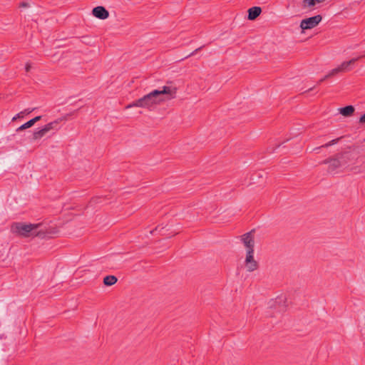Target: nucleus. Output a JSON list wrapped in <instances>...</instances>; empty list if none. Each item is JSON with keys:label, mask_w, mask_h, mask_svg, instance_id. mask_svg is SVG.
I'll list each match as a JSON object with an SVG mask.
<instances>
[{"label": "nucleus", "mask_w": 365, "mask_h": 365, "mask_svg": "<svg viewBox=\"0 0 365 365\" xmlns=\"http://www.w3.org/2000/svg\"><path fill=\"white\" fill-rule=\"evenodd\" d=\"M175 87L164 86L161 89H155L142 98L134 101L126 106V108L140 107L150 109L153 106L175 97Z\"/></svg>", "instance_id": "obj_1"}, {"label": "nucleus", "mask_w": 365, "mask_h": 365, "mask_svg": "<svg viewBox=\"0 0 365 365\" xmlns=\"http://www.w3.org/2000/svg\"><path fill=\"white\" fill-rule=\"evenodd\" d=\"M354 160V153L351 151H344L336 153L333 157L328 158L321 164H328L327 172L331 174H336L347 168Z\"/></svg>", "instance_id": "obj_2"}, {"label": "nucleus", "mask_w": 365, "mask_h": 365, "mask_svg": "<svg viewBox=\"0 0 365 365\" xmlns=\"http://www.w3.org/2000/svg\"><path fill=\"white\" fill-rule=\"evenodd\" d=\"M41 226V224H24L17 222L14 225L15 232L19 235L29 237L31 235L41 238H51L58 231L56 229L36 230Z\"/></svg>", "instance_id": "obj_3"}, {"label": "nucleus", "mask_w": 365, "mask_h": 365, "mask_svg": "<svg viewBox=\"0 0 365 365\" xmlns=\"http://www.w3.org/2000/svg\"><path fill=\"white\" fill-rule=\"evenodd\" d=\"M322 20V16L319 14L304 19L300 23V28L302 31L313 29L317 26Z\"/></svg>", "instance_id": "obj_4"}, {"label": "nucleus", "mask_w": 365, "mask_h": 365, "mask_svg": "<svg viewBox=\"0 0 365 365\" xmlns=\"http://www.w3.org/2000/svg\"><path fill=\"white\" fill-rule=\"evenodd\" d=\"M286 302L287 299L284 297H278L274 300L272 299L269 302V307L270 309H277L279 312H284L286 311L287 307Z\"/></svg>", "instance_id": "obj_5"}, {"label": "nucleus", "mask_w": 365, "mask_h": 365, "mask_svg": "<svg viewBox=\"0 0 365 365\" xmlns=\"http://www.w3.org/2000/svg\"><path fill=\"white\" fill-rule=\"evenodd\" d=\"M245 264L248 272H253L257 269L258 262L254 259V249L250 248V250H247Z\"/></svg>", "instance_id": "obj_6"}, {"label": "nucleus", "mask_w": 365, "mask_h": 365, "mask_svg": "<svg viewBox=\"0 0 365 365\" xmlns=\"http://www.w3.org/2000/svg\"><path fill=\"white\" fill-rule=\"evenodd\" d=\"M358 60L359 58H354L348 61H344L339 67L331 71V75L335 76L339 72L350 71V66L354 65Z\"/></svg>", "instance_id": "obj_7"}, {"label": "nucleus", "mask_w": 365, "mask_h": 365, "mask_svg": "<svg viewBox=\"0 0 365 365\" xmlns=\"http://www.w3.org/2000/svg\"><path fill=\"white\" fill-rule=\"evenodd\" d=\"M78 110H75L74 111L71 112V113H67L64 115H63L62 117L61 118H58V119L52 121V122H50L48 123H47L46 125H45L44 126L46 128V129L48 130V131L49 132L50 130H57L58 128V125L63 120H68L69 119V118L77 113Z\"/></svg>", "instance_id": "obj_8"}, {"label": "nucleus", "mask_w": 365, "mask_h": 365, "mask_svg": "<svg viewBox=\"0 0 365 365\" xmlns=\"http://www.w3.org/2000/svg\"><path fill=\"white\" fill-rule=\"evenodd\" d=\"M255 232V230H252L251 231L244 234L242 236V241L244 243L245 246L247 247V250H250L251 249H254L255 241L253 233Z\"/></svg>", "instance_id": "obj_9"}, {"label": "nucleus", "mask_w": 365, "mask_h": 365, "mask_svg": "<svg viewBox=\"0 0 365 365\" xmlns=\"http://www.w3.org/2000/svg\"><path fill=\"white\" fill-rule=\"evenodd\" d=\"M92 14L101 20H105L108 18L109 16V12L108 11L102 6H98L93 9L92 10Z\"/></svg>", "instance_id": "obj_10"}, {"label": "nucleus", "mask_w": 365, "mask_h": 365, "mask_svg": "<svg viewBox=\"0 0 365 365\" xmlns=\"http://www.w3.org/2000/svg\"><path fill=\"white\" fill-rule=\"evenodd\" d=\"M47 133L48 130L45 126L41 128H38L36 130L32 132L30 135L28 136L30 142H34L43 138Z\"/></svg>", "instance_id": "obj_11"}, {"label": "nucleus", "mask_w": 365, "mask_h": 365, "mask_svg": "<svg viewBox=\"0 0 365 365\" xmlns=\"http://www.w3.org/2000/svg\"><path fill=\"white\" fill-rule=\"evenodd\" d=\"M247 13V19L253 21L260 15L262 9L259 6H252L248 9Z\"/></svg>", "instance_id": "obj_12"}, {"label": "nucleus", "mask_w": 365, "mask_h": 365, "mask_svg": "<svg viewBox=\"0 0 365 365\" xmlns=\"http://www.w3.org/2000/svg\"><path fill=\"white\" fill-rule=\"evenodd\" d=\"M355 108L353 106L349 105L339 108V113L343 116L349 117L354 113Z\"/></svg>", "instance_id": "obj_13"}, {"label": "nucleus", "mask_w": 365, "mask_h": 365, "mask_svg": "<svg viewBox=\"0 0 365 365\" xmlns=\"http://www.w3.org/2000/svg\"><path fill=\"white\" fill-rule=\"evenodd\" d=\"M344 137L343 136H341L339 138H337L336 139H333L330 141H329L328 143L319 146V147H317L313 149V150L316 151L317 153H319V150L321 148H329V146H331V145H334L335 144H336L337 143H339Z\"/></svg>", "instance_id": "obj_14"}, {"label": "nucleus", "mask_w": 365, "mask_h": 365, "mask_svg": "<svg viewBox=\"0 0 365 365\" xmlns=\"http://www.w3.org/2000/svg\"><path fill=\"white\" fill-rule=\"evenodd\" d=\"M118 282V278L114 275H107L103 278V284L106 286H112Z\"/></svg>", "instance_id": "obj_15"}, {"label": "nucleus", "mask_w": 365, "mask_h": 365, "mask_svg": "<svg viewBox=\"0 0 365 365\" xmlns=\"http://www.w3.org/2000/svg\"><path fill=\"white\" fill-rule=\"evenodd\" d=\"M326 0H303L302 6L303 8L312 7L317 4L322 3Z\"/></svg>", "instance_id": "obj_16"}, {"label": "nucleus", "mask_w": 365, "mask_h": 365, "mask_svg": "<svg viewBox=\"0 0 365 365\" xmlns=\"http://www.w3.org/2000/svg\"><path fill=\"white\" fill-rule=\"evenodd\" d=\"M36 108H27V109H25L23 111H21L19 112V113H17L13 118H12V121H14L16 120L17 118H24V116L25 115H29L30 114L31 112H33Z\"/></svg>", "instance_id": "obj_17"}, {"label": "nucleus", "mask_w": 365, "mask_h": 365, "mask_svg": "<svg viewBox=\"0 0 365 365\" xmlns=\"http://www.w3.org/2000/svg\"><path fill=\"white\" fill-rule=\"evenodd\" d=\"M34 125V124L33 123V121L31 120H29V121L26 122L25 123H24L23 125L19 126L16 129V132H19V131L26 130L27 128H29L32 127Z\"/></svg>", "instance_id": "obj_18"}, {"label": "nucleus", "mask_w": 365, "mask_h": 365, "mask_svg": "<svg viewBox=\"0 0 365 365\" xmlns=\"http://www.w3.org/2000/svg\"><path fill=\"white\" fill-rule=\"evenodd\" d=\"M334 75H331V71L327 74L326 76H324L322 78H321L319 81H318V84H320L322 83V82H324L325 80L334 76Z\"/></svg>", "instance_id": "obj_19"}, {"label": "nucleus", "mask_w": 365, "mask_h": 365, "mask_svg": "<svg viewBox=\"0 0 365 365\" xmlns=\"http://www.w3.org/2000/svg\"><path fill=\"white\" fill-rule=\"evenodd\" d=\"M41 118H42L41 115H38V116H36V117L33 118L31 120L33 121V123L35 124L36 123L39 121Z\"/></svg>", "instance_id": "obj_20"}, {"label": "nucleus", "mask_w": 365, "mask_h": 365, "mask_svg": "<svg viewBox=\"0 0 365 365\" xmlns=\"http://www.w3.org/2000/svg\"><path fill=\"white\" fill-rule=\"evenodd\" d=\"M359 122L361 124H365V113L361 115Z\"/></svg>", "instance_id": "obj_21"}, {"label": "nucleus", "mask_w": 365, "mask_h": 365, "mask_svg": "<svg viewBox=\"0 0 365 365\" xmlns=\"http://www.w3.org/2000/svg\"><path fill=\"white\" fill-rule=\"evenodd\" d=\"M31 68V65L29 63H26L25 66V70L26 72H29Z\"/></svg>", "instance_id": "obj_22"}, {"label": "nucleus", "mask_w": 365, "mask_h": 365, "mask_svg": "<svg viewBox=\"0 0 365 365\" xmlns=\"http://www.w3.org/2000/svg\"><path fill=\"white\" fill-rule=\"evenodd\" d=\"M202 47H203V46H200V47H199V48H196L194 51H192V52L189 55V56H193V55H195V53H197V52L198 51H200V49H202Z\"/></svg>", "instance_id": "obj_23"}, {"label": "nucleus", "mask_w": 365, "mask_h": 365, "mask_svg": "<svg viewBox=\"0 0 365 365\" xmlns=\"http://www.w3.org/2000/svg\"><path fill=\"white\" fill-rule=\"evenodd\" d=\"M20 6L21 7H29V4L27 3V2H25V1H23L20 4Z\"/></svg>", "instance_id": "obj_24"}, {"label": "nucleus", "mask_w": 365, "mask_h": 365, "mask_svg": "<svg viewBox=\"0 0 365 365\" xmlns=\"http://www.w3.org/2000/svg\"><path fill=\"white\" fill-rule=\"evenodd\" d=\"M100 199H101V197H96L95 199H93L92 201L91 202V203L93 202H98Z\"/></svg>", "instance_id": "obj_25"}, {"label": "nucleus", "mask_w": 365, "mask_h": 365, "mask_svg": "<svg viewBox=\"0 0 365 365\" xmlns=\"http://www.w3.org/2000/svg\"><path fill=\"white\" fill-rule=\"evenodd\" d=\"M158 229H159V226L156 227L155 230H151L150 233L153 234L155 231L158 230Z\"/></svg>", "instance_id": "obj_26"}, {"label": "nucleus", "mask_w": 365, "mask_h": 365, "mask_svg": "<svg viewBox=\"0 0 365 365\" xmlns=\"http://www.w3.org/2000/svg\"><path fill=\"white\" fill-rule=\"evenodd\" d=\"M364 57H365V51L364 52V53L362 55L358 56L357 58H359H359H364Z\"/></svg>", "instance_id": "obj_27"}, {"label": "nucleus", "mask_w": 365, "mask_h": 365, "mask_svg": "<svg viewBox=\"0 0 365 365\" xmlns=\"http://www.w3.org/2000/svg\"><path fill=\"white\" fill-rule=\"evenodd\" d=\"M314 88H315V86L311 87V88H309L308 90H307V91H306V92H307V91H312V90H314Z\"/></svg>", "instance_id": "obj_28"}]
</instances>
